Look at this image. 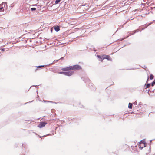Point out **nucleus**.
Returning a JSON list of instances; mask_svg holds the SVG:
<instances>
[{"mask_svg":"<svg viewBox=\"0 0 155 155\" xmlns=\"http://www.w3.org/2000/svg\"><path fill=\"white\" fill-rule=\"evenodd\" d=\"M97 57L98 58H101L102 59H106L109 60H111V59L110 57V56L108 55H97Z\"/></svg>","mask_w":155,"mask_h":155,"instance_id":"1","label":"nucleus"},{"mask_svg":"<svg viewBox=\"0 0 155 155\" xmlns=\"http://www.w3.org/2000/svg\"><path fill=\"white\" fill-rule=\"evenodd\" d=\"M74 73L73 71H69L68 72H62L60 73H59L60 74H63L64 75H65L68 76H70L72 75Z\"/></svg>","mask_w":155,"mask_h":155,"instance_id":"2","label":"nucleus"},{"mask_svg":"<svg viewBox=\"0 0 155 155\" xmlns=\"http://www.w3.org/2000/svg\"><path fill=\"white\" fill-rule=\"evenodd\" d=\"M72 66V70H79L81 69V67L78 65H75Z\"/></svg>","mask_w":155,"mask_h":155,"instance_id":"3","label":"nucleus"},{"mask_svg":"<svg viewBox=\"0 0 155 155\" xmlns=\"http://www.w3.org/2000/svg\"><path fill=\"white\" fill-rule=\"evenodd\" d=\"M146 145L145 143L143 141H141L139 143V147L141 149L144 147Z\"/></svg>","mask_w":155,"mask_h":155,"instance_id":"4","label":"nucleus"},{"mask_svg":"<svg viewBox=\"0 0 155 155\" xmlns=\"http://www.w3.org/2000/svg\"><path fill=\"white\" fill-rule=\"evenodd\" d=\"M63 71H68L72 70V66H70L65 68H63L61 69Z\"/></svg>","mask_w":155,"mask_h":155,"instance_id":"5","label":"nucleus"},{"mask_svg":"<svg viewBox=\"0 0 155 155\" xmlns=\"http://www.w3.org/2000/svg\"><path fill=\"white\" fill-rule=\"evenodd\" d=\"M47 124V123L45 122H41L38 125V127L41 128L44 127Z\"/></svg>","mask_w":155,"mask_h":155,"instance_id":"6","label":"nucleus"},{"mask_svg":"<svg viewBox=\"0 0 155 155\" xmlns=\"http://www.w3.org/2000/svg\"><path fill=\"white\" fill-rule=\"evenodd\" d=\"M4 4V6H5V3H3L2 5H0V12H2L4 11V7H3V5Z\"/></svg>","mask_w":155,"mask_h":155,"instance_id":"7","label":"nucleus"},{"mask_svg":"<svg viewBox=\"0 0 155 155\" xmlns=\"http://www.w3.org/2000/svg\"><path fill=\"white\" fill-rule=\"evenodd\" d=\"M54 28L55 31L57 32L59 31L60 30L59 26L54 27Z\"/></svg>","mask_w":155,"mask_h":155,"instance_id":"8","label":"nucleus"},{"mask_svg":"<svg viewBox=\"0 0 155 155\" xmlns=\"http://www.w3.org/2000/svg\"><path fill=\"white\" fill-rule=\"evenodd\" d=\"M132 104L131 103H129L128 108L130 109H132Z\"/></svg>","mask_w":155,"mask_h":155,"instance_id":"9","label":"nucleus"},{"mask_svg":"<svg viewBox=\"0 0 155 155\" xmlns=\"http://www.w3.org/2000/svg\"><path fill=\"white\" fill-rule=\"evenodd\" d=\"M154 78V76L153 75L151 74L150 76V79L151 80L153 79Z\"/></svg>","mask_w":155,"mask_h":155,"instance_id":"10","label":"nucleus"},{"mask_svg":"<svg viewBox=\"0 0 155 155\" xmlns=\"http://www.w3.org/2000/svg\"><path fill=\"white\" fill-rule=\"evenodd\" d=\"M155 84V80L153 81V82L151 84V85L152 86H153Z\"/></svg>","mask_w":155,"mask_h":155,"instance_id":"11","label":"nucleus"},{"mask_svg":"<svg viewBox=\"0 0 155 155\" xmlns=\"http://www.w3.org/2000/svg\"><path fill=\"white\" fill-rule=\"evenodd\" d=\"M61 1V0H56L55 2V4H57Z\"/></svg>","mask_w":155,"mask_h":155,"instance_id":"12","label":"nucleus"},{"mask_svg":"<svg viewBox=\"0 0 155 155\" xmlns=\"http://www.w3.org/2000/svg\"><path fill=\"white\" fill-rule=\"evenodd\" d=\"M150 86V84H147L146 85V88H149Z\"/></svg>","mask_w":155,"mask_h":155,"instance_id":"13","label":"nucleus"},{"mask_svg":"<svg viewBox=\"0 0 155 155\" xmlns=\"http://www.w3.org/2000/svg\"><path fill=\"white\" fill-rule=\"evenodd\" d=\"M31 10L32 11H35L36 10V8H31Z\"/></svg>","mask_w":155,"mask_h":155,"instance_id":"14","label":"nucleus"},{"mask_svg":"<svg viewBox=\"0 0 155 155\" xmlns=\"http://www.w3.org/2000/svg\"><path fill=\"white\" fill-rule=\"evenodd\" d=\"M44 66H45V65L39 66L37 67V68L43 67H44Z\"/></svg>","mask_w":155,"mask_h":155,"instance_id":"15","label":"nucleus"},{"mask_svg":"<svg viewBox=\"0 0 155 155\" xmlns=\"http://www.w3.org/2000/svg\"><path fill=\"white\" fill-rule=\"evenodd\" d=\"M100 58L101 60H100V61L101 62H103V60L104 59H102L101 58Z\"/></svg>","mask_w":155,"mask_h":155,"instance_id":"16","label":"nucleus"},{"mask_svg":"<svg viewBox=\"0 0 155 155\" xmlns=\"http://www.w3.org/2000/svg\"><path fill=\"white\" fill-rule=\"evenodd\" d=\"M38 68H37V69H35V71H37V70H38Z\"/></svg>","mask_w":155,"mask_h":155,"instance_id":"17","label":"nucleus"}]
</instances>
